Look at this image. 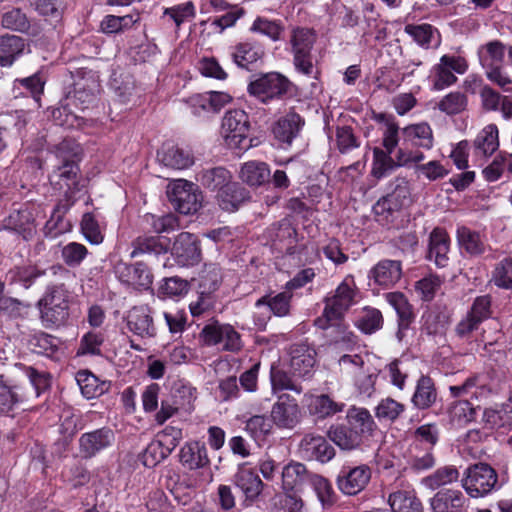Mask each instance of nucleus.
<instances>
[{
    "label": "nucleus",
    "mask_w": 512,
    "mask_h": 512,
    "mask_svg": "<svg viewBox=\"0 0 512 512\" xmlns=\"http://www.w3.org/2000/svg\"><path fill=\"white\" fill-rule=\"evenodd\" d=\"M38 305L46 328L64 325L69 317V293L64 283L49 286Z\"/></svg>",
    "instance_id": "1"
},
{
    "label": "nucleus",
    "mask_w": 512,
    "mask_h": 512,
    "mask_svg": "<svg viewBox=\"0 0 512 512\" xmlns=\"http://www.w3.org/2000/svg\"><path fill=\"white\" fill-rule=\"evenodd\" d=\"M316 42V34L312 29L296 27L291 31L290 46L295 70L305 76L315 74L312 49Z\"/></svg>",
    "instance_id": "2"
},
{
    "label": "nucleus",
    "mask_w": 512,
    "mask_h": 512,
    "mask_svg": "<svg viewBox=\"0 0 512 512\" xmlns=\"http://www.w3.org/2000/svg\"><path fill=\"white\" fill-rule=\"evenodd\" d=\"M77 154L76 147H68L66 142L57 148L56 156L61 160V165L53 170L49 179L55 189L65 193L77 190L79 166L73 160Z\"/></svg>",
    "instance_id": "3"
},
{
    "label": "nucleus",
    "mask_w": 512,
    "mask_h": 512,
    "mask_svg": "<svg viewBox=\"0 0 512 512\" xmlns=\"http://www.w3.org/2000/svg\"><path fill=\"white\" fill-rule=\"evenodd\" d=\"M462 487L472 498H480L490 494L498 484V475L487 463L470 465L461 479Z\"/></svg>",
    "instance_id": "4"
},
{
    "label": "nucleus",
    "mask_w": 512,
    "mask_h": 512,
    "mask_svg": "<svg viewBox=\"0 0 512 512\" xmlns=\"http://www.w3.org/2000/svg\"><path fill=\"white\" fill-rule=\"evenodd\" d=\"M411 202V190L405 177H395L387 185V194L381 197L373 206L376 216L388 220L393 213L398 212Z\"/></svg>",
    "instance_id": "5"
},
{
    "label": "nucleus",
    "mask_w": 512,
    "mask_h": 512,
    "mask_svg": "<svg viewBox=\"0 0 512 512\" xmlns=\"http://www.w3.org/2000/svg\"><path fill=\"white\" fill-rule=\"evenodd\" d=\"M354 294L352 285L344 280L337 287L334 295L325 299L323 314L316 319L315 324L323 330L338 325L344 312L352 305Z\"/></svg>",
    "instance_id": "6"
},
{
    "label": "nucleus",
    "mask_w": 512,
    "mask_h": 512,
    "mask_svg": "<svg viewBox=\"0 0 512 512\" xmlns=\"http://www.w3.org/2000/svg\"><path fill=\"white\" fill-rule=\"evenodd\" d=\"M291 82L278 72H269L260 75L251 81L247 87L248 93L264 104L281 99L288 93Z\"/></svg>",
    "instance_id": "7"
},
{
    "label": "nucleus",
    "mask_w": 512,
    "mask_h": 512,
    "mask_svg": "<svg viewBox=\"0 0 512 512\" xmlns=\"http://www.w3.org/2000/svg\"><path fill=\"white\" fill-rule=\"evenodd\" d=\"M250 121L247 113L240 109L229 110L222 119L221 134L228 147L246 149Z\"/></svg>",
    "instance_id": "8"
},
{
    "label": "nucleus",
    "mask_w": 512,
    "mask_h": 512,
    "mask_svg": "<svg viewBox=\"0 0 512 512\" xmlns=\"http://www.w3.org/2000/svg\"><path fill=\"white\" fill-rule=\"evenodd\" d=\"M172 206L181 214L196 213L202 206L203 196L199 188L184 179L174 181L167 191Z\"/></svg>",
    "instance_id": "9"
},
{
    "label": "nucleus",
    "mask_w": 512,
    "mask_h": 512,
    "mask_svg": "<svg viewBox=\"0 0 512 512\" xmlns=\"http://www.w3.org/2000/svg\"><path fill=\"white\" fill-rule=\"evenodd\" d=\"M468 70L465 58L454 55H443L439 63L432 68V84L436 91L444 90L457 82L454 73L463 75Z\"/></svg>",
    "instance_id": "10"
},
{
    "label": "nucleus",
    "mask_w": 512,
    "mask_h": 512,
    "mask_svg": "<svg viewBox=\"0 0 512 512\" xmlns=\"http://www.w3.org/2000/svg\"><path fill=\"white\" fill-rule=\"evenodd\" d=\"M371 475L372 470L366 464L345 465L337 476L338 488L346 495H356L365 489L370 482Z\"/></svg>",
    "instance_id": "11"
},
{
    "label": "nucleus",
    "mask_w": 512,
    "mask_h": 512,
    "mask_svg": "<svg viewBox=\"0 0 512 512\" xmlns=\"http://www.w3.org/2000/svg\"><path fill=\"white\" fill-rule=\"evenodd\" d=\"M301 419L300 407L294 397L281 394L271 409V421L279 428L293 429Z\"/></svg>",
    "instance_id": "12"
},
{
    "label": "nucleus",
    "mask_w": 512,
    "mask_h": 512,
    "mask_svg": "<svg viewBox=\"0 0 512 512\" xmlns=\"http://www.w3.org/2000/svg\"><path fill=\"white\" fill-rule=\"evenodd\" d=\"M491 304L492 301L489 295L476 297L465 318L457 324L455 328L457 335L460 337L469 335L484 320L490 318L492 316Z\"/></svg>",
    "instance_id": "13"
},
{
    "label": "nucleus",
    "mask_w": 512,
    "mask_h": 512,
    "mask_svg": "<svg viewBox=\"0 0 512 512\" xmlns=\"http://www.w3.org/2000/svg\"><path fill=\"white\" fill-rule=\"evenodd\" d=\"M40 276L57 277L58 280H68L71 272L62 265H53L47 270L41 271L34 267H15L6 274V279L10 283H21L25 288H29L34 280Z\"/></svg>",
    "instance_id": "14"
},
{
    "label": "nucleus",
    "mask_w": 512,
    "mask_h": 512,
    "mask_svg": "<svg viewBox=\"0 0 512 512\" xmlns=\"http://www.w3.org/2000/svg\"><path fill=\"white\" fill-rule=\"evenodd\" d=\"M201 335L207 345H221L226 351L236 352L242 347L240 334L230 325H208Z\"/></svg>",
    "instance_id": "15"
},
{
    "label": "nucleus",
    "mask_w": 512,
    "mask_h": 512,
    "mask_svg": "<svg viewBox=\"0 0 512 512\" xmlns=\"http://www.w3.org/2000/svg\"><path fill=\"white\" fill-rule=\"evenodd\" d=\"M171 252L181 266H193L201 260L198 238L189 232H182L177 235Z\"/></svg>",
    "instance_id": "16"
},
{
    "label": "nucleus",
    "mask_w": 512,
    "mask_h": 512,
    "mask_svg": "<svg viewBox=\"0 0 512 512\" xmlns=\"http://www.w3.org/2000/svg\"><path fill=\"white\" fill-rule=\"evenodd\" d=\"M429 504L432 512H464L469 500L461 490L443 488L434 494Z\"/></svg>",
    "instance_id": "17"
},
{
    "label": "nucleus",
    "mask_w": 512,
    "mask_h": 512,
    "mask_svg": "<svg viewBox=\"0 0 512 512\" xmlns=\"http://www.w3.org/2000/svg\"><path fill=\"white\" fill-rule=\"evenodd\" d=\"M127 329L141 338H153L156 336L151 309L148 306H134L126 315Z\"/></svg>",
    "instance_id": "18"
},
{
    "label": "nucleus",
    "mask_w": 512,
    "mask_h": 512,
    "mask_svg": "<svg viewBox=\"0 0 512 512\" xmlns=\"http://www.w3.org/2000/svg\"><path fill=\"white\" fill-rule=\"evenodd\" d=\"M289 367L293 376H309L315 364L316 352L305 343L293 344L288 350Z\"/></svg>",
    "instance_id": "19"
},
{
    "label": "nucleus",
    "mask_w": 512,
    "mask_h": 512,
    "mask_svg": "<svg viewBox=\"0 0 512 512\" xmlns=\"http://www.w3.org/2000/svg\"><path fill=\"white\" fill-rule=\"evenodd\" d=\"M368 277L378 286L391 288L402 277L401 261L382 259L370 269Z\"/></svg>",
    "instance_id": "20"
},
{
    "label": "nucleus",
    "mask_w": 512,
    "mask_h": 512,
    "mask_svg": "<svg viewBox=\"0 0 512 512\" xmlns=\"http://www.w3.org/2000/svg\"><path fill=\"white\" fill-rule=\"evenodd\" d=\"M113 442V431L109 428H101L82 434L79 438V450L84 458H91L110 447Z\"/></svg>",
    "instance_id": "21"
},
{
    "label": "nucleus",
    "mask_w": 512,
    "mask_h": 512,
    "mask_svg": "<svg viewBox=\"0 0 512 512\" xmlns=\"http://www.w3.org/2000/svg\"><path fill=\"white\" fill-rule=\"evenodd\" d=\"M304 124L305 121L299 114L290 111L274 123L272 133L280 144L291 145Z\"/></svg>",
    "instance_id": "22"
},
{
    "label": "nucleus",
    "mask_w": 512,
    "mask_h": 512,
    "mask_svg": "<svg viewBox=\"0 0 512 512\" xmlns=\"http://www.w3.org/2000/svg\"><path fill=\"white\" fill-rule=\"evenodd\" d=\"M300 449L304 457L320 462L329 461L335 454L334 448L323 436L313 433L303 437L300 442Z\"/></svg>",
    "instance_id": "23"
},
{
    "label": "nucleus",
    "mask_w": 512,
    "mask_h": 512,
    "mask_svg": "<svg viewBox=\"0 0 512 512\" xmlns=\"http://www.w3.org/2000/svg\"><path fill=\"white\" fill-rule=\"evenodd\" d=\"M450 249V239L447 232L441 228H435L429 237L428 258L438 267L448 265V253Z\"/></svg>",
    "instance_id": "24"
},
{
    "label": "nucleus",
    "mask_w": 512,
    "mask_h": 512,
    "mask_svg": "<svg viewBox=\"0 0 512 512\" xmlns=\"http://www.w3.org/2000/svg\"><path fill=\"white\" fill-rule=\"evenodd\" d=\"M235 484L245 496V504L251 505L263 490L260 477L250 469H242L235 475Z\"/></svg>",
    "instance_id": "25"
},
{
    "label": "nucleus",
    "mask_w": 512,
    "mask_h": 512,
    "mask_svg": "<svg viewBox=\"0 0 512 512\" xmlns=\"http://www.w3.org/2000/svg\"><path fill=\"white\" fill-rule=\"evenodd\" d=\"M122 282L138 287L148 288L152 283V276L145 264L137 262L134 265H121L117 269Z\"/></svg>",
    "instance_id": "26"
},
{
    "label": "nucleus",
    "mask_w": 512,
    "mask_h": 512,
    "mask_svg": "<svg viewBox=\"0 0 512 512\" xmlns=\"http://www.w3.org/2000/svg\"><path fill=\"white\" fill-rule=\"evenodd\" d=\"M157 157L163 165L173 169H186L194 162L193 156L188 150L174 145H164Z\"/></svg>",
    "instance_id": "27"
},
{
    "label": "nucleus",
    "mask_w": 512,
    "mask_h": 512,
    "mask_svg": "<svg viewBox=\"0 0 512 512\" xmlns=\"http://www.w3.org/2000/svg\"><path fill=\"white\" fill-rule=\"evenodd\" d=\"M311 474L302 463H290L282 471V487L286 492H299L308 483Z\"/></svg>",
    "instance_id": "28"
},
{
    "label": "nucleus",
    "mask_w": 512,
    "mask_h": 512,
    "mask_svg": "<svg viewBox=\"0 0 512 512\" xmlns=\"http://www.w3.org/2000/svg\"><path fill=\"white\" fill-rule=\"evenodd\" d=\"M180 462L188 469H202L209 465L207 449L199 442L186 443L180 450Z\"/></svg>",
    "instance_id": "29"
},
{
    "label": "nucleus",
    "mask_w": 512,
    "mask_h": 512,
    "mask_svg": "<svg viewBox=\"0 0 512 512\" xmlns=\"http://www.w3.org/2000/svg\"><path fill=\"white\" fill-rule=\"evenodd\" d=\"M391 512H423L421 501L414 490H398L388 498Z\"/></svg>",
    "instance_id": "30"
},
{
    "label": "nucleus",
    "mask_w": 512,
    "mask_h": 512,
    "mask_svg": "<svg viewBox=\"0 0 512 512\" xmlns=\"http://www.w3.org/2000/svg\"><path fill=\"white\" fill-rule=\"evenodd\" d=\"M329 438L342 450H353L362 442L361 432L350 425H337L331 427L328 432Z\"/></svg>",
    "instance_id": "31"
},
{
    "label": "nucleus",
    "mask_w": 512,
    "mask_h": 512,
    "mask_svg": "<svg viewBox=\"0 0 512 512\" xmlns=\"http://www.w3.org/2000/svg\"><path fill=\"white\" fill-rule=\"evenodd\" d=\"M404 32L424 49H429L432 44L435 46L440 44L437 29L430 24H407L404 27Z\"/></svg>",
    "instance_id": "32"
},
{
    "label": "nucleus",
    "mask_w": 512,
    "mask_h": 512,
    "mask_svg": "<svg viewBox=\"0 0 512 512\" xmlns=\"http://www.w3.org/2000/svg\"><path fill=\"white\" fill-rule=\"evenodd\" d=\"M498 147V128L494 124L484 127L474 141L475 154L477 156H490Z\"/></svg>",
    "instance_id": "33"
},
{
    "label": "nucleus",
    "mask_w": 512,
    "mask_h": 512,
    "mask_svg": "<svg viewBox=\"0 0 512 512\" xmlns=\"http://www.w3.org/2000/svg\"><path fill=\"white\" fill-rule=\"evenodd\" d=\"M291 299L292 292L288 289L287 291L280 292L274 296L266 295L261 297L256 301L255 307L260 309L263 306H266L275 316L284 317L290 312Z\"/></svg>",
    "instance_id": "34"
},
{
    "label": "nucleus",
    "mask_w": 512,
    "mask_h": 512,
    "mask_svg": "<svg viewBox=\"0 0 512 512\" xmlns=\"http://www.w3.org/2000/svg\"><path fill=\"white\" fill-rule=\"evenodd\" d=\"M505 55V46L498 40L490 41L478 49V57L482 67L486 70L499 67Z\"/></svg>",
    "instance_id": "35"
},
{
    "label": "nucleus",
    "mask_w": 512,
    "mask_h": 512,
    "mask_svg": "<svg viewBox=\"0 0 512 512\" xmlns=\"http://www.w3.org/2000/svg\"><path fill=\"white\" fill-rule=\"evenodd\" d=\"M405 143L430 149L433 145V135L430 126L427 123L410 125L403 130Z\"/></svg>",
    "instance_id": "36"
},
{
    "label": "nucleus",
    "mask_w": 512,
    "mask_h": 512,
    "mask_svg": "<svg viewBox=\"0 0 512 512\" xmlns=\"http://www.w3.org/2000/svg\"><path fill=\"white\" fill-rule=\"evenodd\" d=\"M262 55L261 46L249 41L237 44L231 53L233 61L241 68H248L250 64L257 62Z\"/></svg>",
    "instance_id": "37"
},
{
    "label": "nucleus",
    "mask_w": 512,
    "mask_h": 512,
    "mask_svg": "<svg viewBox=\"0 0 512 512\" xmlns=\"http://www.w3.org/2000/svg\"><path fill=\"white\" fill-rule=\"evenodd\" d=\"M217 202L220 208L224 211L233 212L238 209L239 205L246 198V191L237 183L226 185L217 193Z\"/></svg>",
    "instance_id": "38"
},
{
    "label": "nucleus",
    "mask_w": 512,
    "mask_h": 512,
    "mask_svg": "<svg viewBox=\"0 0 512 512\" xmlns=\"http://www.w3.org/2000/svg\"><path fill=\"white\" fill-rule=\"evenodd\" d=\"M197 180L206 188L210 190H221L233 183L231 181L230 172L223 167H214L202 170Z\"/></svg>",
    "instance_id": "39"
},
{
    "label": "nucleus",
    "mask_w": 512,
    "mask_h": 512,
    "mask_svg": "<svg viewBox=\"0 0 512 512\" xmlns=\"http://www.w3.org/2000/svg\"><path fill=\"white\" fill-rule=\"evenodd\" d=\"M198 482L189 476L179 477L177 480H171L167 487L174 499L181 505H187L191 502Z\"/></svg>",
    "instance_id": "40"
},
{
    "label": "nucleus",
    "mask_w": 512,
    "mask_h": 512,
    "mask_svg": "<svg viewBox=\"0 0 512 512\" xmlns=\"http://www.w3.org/2000/svg\"><path fill=\"white\" fill-rule=\"evenodd\" d=\"M308 408L312 415L324 419L343 411L344 404L335 402L326 394H321L310 397Z\"/></svg>",
    "instance_id": "41"
},
{
    "label": "nucleus",
    "mask_w": 512,
    "mask_h": 512,
    "mask_svg": "<svg viewBox=\"0 0 512 512\" xmlns=\"http://www.w3.org/2000/svg\"><path fill=\"white\" fill-rule=\"evenodd\" d=\"M25 47L24 40L16 35L0 37V65L10 66Z\"/></svg>",
    "instance_id": "42"
},
{
    "label": "nucleus",
    "mask_w": 512,
    "mask_h": 512,
    "mask_svg": "<svg viewBox=\"0 0 512 512\" xmlns=\"http://www.w3.org/2000/svg\"><path fill=\"white\" fill-rule=\"evenodd\" d=\"M457 239L460 247L470 255L478 256L485 251V241L479 232L462 226L457 230Z\"/></svg>",
    "instance_id": "43"
},
{
    "label": "nucleus",
    "mask_w": 512,
    "mask_h": 512,
    "mask_svg": "<svg viewBox=\"0 0 512 512\" xmlns=\"http://www.w3.org/2000/svg\"><path fill=\"white\" fill-rule=\"evenodd\" d=\"M21 385L9 386L0 376V412H8L13 406L28 399V392Z\"/></svg>",
    "instance_id": "44"
},
{
    "label": "nucleus",
    "mask_w": 512,
    "mask_h": 512,
    "mask_svg": "<svg viewBox=\"0 0 512 512\" xmlns=\"http://www.w3.org/2000/svg\"><path fill=\"white\" fill-rule=\"evenodd\" d=\"M436 396L432 379L428 376H421L412 397L413 404L419 409L429 408L436 401Z\"/></svg>",
    "instance_id": "45"
},
{
    "label": "nucleus",
    "mask_w": 512,
    "mask_h": 512,
    "mask_svg": "<svg viewBox=\"0 0 512 512\" xmlns=\"http://www.w3.org/2000/svg\"><path fill=\"white\" fill-rule=\"evenodd\" d=\"M347 421L351 427L361 432V437L363 435H371L376 428L370 412L362 407H351L347 411Z\"/></svg>",
    "instance_id": "46"
},
{
    "label": "nucleus",
    "mask_w": 512,
    "mask_h": 512,
    "mask_svg": "<svg viewBox=\"0 0 512 512\" xmlns=\"http://www.w3.org/2000/svg\"><path fill=\"white\" fill-rule=\"evenodd\" d=\"M392 152H387L382 150L381 148L375 147L373 149V163L371 174L377 178L381 179L386 177L397 167H401L402 165L398 164V158L394 160L391 157Z\"/></svg>",
    "instance_id": "47"
},
{
    "label": "nucleus",
    "mask_w": 512,
    "mask_h": 512,
    "mask_svg": "<svg viewBox=\"0 0 512 512\" xmlns=\"http://www.w3.org/2000/svg\"><path fill=\"white\" fill-rule=\"evenodd\" d=\"M270 170L264 162L245 163L240 171V178L250 186H259L268 181Z\"/></svg>",
    "instance_id": "48"
},
{
    "label": "nucleus",
    "mask_w": 512,
    "mask_h": 512,
    "mask_svg": "<svg viewBox=\"0 0 512 512\" xmlns=\"http://www.w3.org/2000/svg\"><path fill=\"white\" fill-rule=\"evenodd\" d=\"M459 478V471L454 466H444L438 468L431 475L423 479L424 485L431 489L436 490L442 486L457 482Z\"/></svg>",
    "instance_id": "49"
},
{
    "label": "nucleus",
    "mask_w": 512,
    "mask_h": 512,
    "mask_svg": "<svg viewBox=\"0 0 512 512\" xmlns=\"http://www.w3.org/2000/svg\"><path fill=\"white\" fill-rule=\"evenodd\" d=\"M404 411L405 405L391 397L381 399L374 409L376 418L386 422H394Z\"/></svg>",
    "instance_id": "50"
},
{
    "label": "nucleus",
    "mask_w": 512,
    "mask_h": 512,
    "mask_svg": "<svg viewBox=\"0 0 512 512\" xmlns=\"http://www.w3.org/2000/svg\"><path fill=\"white\" fill-rule=\"evenodd\" d=\"M387 302L395 309L399 316L401 328H406L413 318L412 306L401 292H389L385 294Z\"/></svg>",
    "instance_id": "51"
},
{
    "label": "nucleus",
    "mask_w": 512,
    "mask_h": 512,
    "mask_svg": "<svg viewBox=\"0 0 512 512\" xmlns=\"http://www.w3.org/2000/svg\"><path fill=\"white\" fill-rule=\"evenodd\" d=\"M76 381L82 395L87 399L95 398L105 391V384L100 383L98 378L89 371H79L76 374Z\"/></svg>",
    "instance_id": "52"
},
{
    "label": "nucleus",
    "mask_w": 512,
    "mask_h": 512,
    "mask_svg": "<svg viewBox=\"0 0 512 512\" xmlns=\"http://www.w3.org/2000/svg\"><path fill=\"white\" fill-rule=\"evenodd\" d=\"M448 413L450 422L454 426L458 427L464 426L465 424L473 421L476 417V409L467 400L458 401L452 404Z\"/></svg>",
    "instance_id": "53"
},
{
    "label": "nucleus",
    "mask_w": 512,
    "mask_h": 512,
    "mask_svg": "<svg viewBox=\"0 0 512 512\" xmlns=\"http://www.w3.org/2000/svg\"><path fill=\"white\" fill-rule=\"evenodd\" d=\"M172 449L164 446L162 440L156 439L150 442L141 456V461L145 467L152 468L167 458Z\"/></svg>",
    "instance_id": "54"
},
{
    "label": "nucleus",
    "mask_w": 512,
    "mask_h": 512,
    "mask_svg": "<svg viewBox=\"0 0 512 512\" xmlns=\"http://www.w3.org/2000/svg\"><path fill=\"white\" fill-rule=\"evenodd\" d=\"M409 464L415 471H423L432 468L435 465L433 449L412 445L410 449Z\"/></svg>",
    "instance_id": "55"
},
{
    "label": "nucleus",
    "mask_w": 512,
    "mask_h": 512,
    "mask_svg": "<svg viewBox=\"0 0 512 512\" xmlns=\"http://www.w3.org/2000/svg\"><path fill=\"white\" fill-rule=\"evenodd\" d=\"M468 104L467 96L459 91L450 92L438 103V109L447 115L463 112Z\"/></svg>",
    "instance_id": "56"
},
{
    "label": "nucleus",
    "mask_w": 512,
    "mask_h": 512,
    "mask_svg": "<svg viewBox=\"0 0 512 512\" xmlns=\"http://www.w3.org/2000/svg\"><path fill=\"white\" fill-rule=\"evenodd\" d=\"M383 317L379 310L366 308L357 320L358 328L366 334H372L382 327Z\"/></svg>",
    "instance_id": "57"
},
{
    "label": "nucleus",
    "mask_w": 512,
    "mask_h": 512,
    "mask_svg": "<svg viewBox=\"0 0 512 512\" xmlns=\"http://www.w3.org/2000/svg\"><path fill=\"white\" fill-rule=\"evenodd\" d=\"M270 379L273 392L291 390L300 394L303 390L302 386L295 384L288 373L281 369L272 367Z\"/></svg>",
    "instance_id": "58"
},
{
    "label": "nucleus",
    "mask_w": 512,
    "mask_h": 512,
    "mask_svg": "<svg viewBox=\"0 0 512 512\" xmlns=\"http://www.w3.org/2000/svg\"><path fill=\"white\" fill-rule=\"evenodd\" d=\"M133 250L130 253L131 258L146 253H161L164 249L162 243L157 237L141 236L132 242Z\"/></svg>",
    "instance_id": "59"
},
{
    "label": "nucleus",
    "mask_w": 512,
    "mask_h": 512,
    "mask_svg": "<svg viewBox=\"0 0 512 512\" xmlns=\"http://www.w3.org/2000/svg\"><path fill=\"white\" fill-rule=\"evenodd\" d=\"M492 281L499 288L512 289V259L505 258L496 265Z\"/></svg>",
    "instance_id": "60"
},
{
    "label": "nucleus",
    "mask_w": 512,
    "mask_h": 512,
    "mask_svg": "<svg viewBox=\"0 0 512 512\" xmlns=\"http://www.w3.org/2000/svg\"><path fill=\"white\" fill-rule=\"evenodd\" d=\"M56 342L55 337L46 333H39L31 338L30 346L35 353L50 357L58 349Z\"/></svg>",
    "instance_id": "61"
},
{
    "label": "nucleus",
    "mask_w": 512,
    "mask_h": 512,
    "mask_svg": "<svg viewBox=\"0 0 512 512\" xmlns=\"http://www.w3.org/2000/svg\"><path fill=\"white\" fill-rule=\"evenodd\" d=\"M87 248L77 242H71L65 245L61 250L63 261L70 267H76L85 259Z\"/></svg>",
    "instance_id": "62"
},
{
    "label": "nucleus",
    "mask_w": 512,
    "mask_h": 512,
    "mask_svg": "<svg viewBox=\"0 0 512 512\" xmlns=\"http://www.w3.org/2000/svg\"><path fill=\"white\" fill-rule=\"evenodd\" d=\"M272 421L264 415H254L246 422V431L255 440L262 439L270 433L272 429Z\"/></svg>",
    "instance_id": "63"
},
{
    "label": "nucleus",
    "mask_w": 512,
    "mask_h": 512,
    "mask_svg": "<svg viewBox=\"0 0 512 512\" xmlns=\"http://www.w3.org/2000/svg\"><path fill=\"white\" fill-rule=\"evenodd\" d=\"M10 222L14 228L24 233V237L30 236L34 228V217L28 207L18 210L10 215Z\"/></svg>",
    "instance_id": "64"
}]
</instances>
